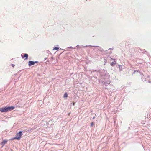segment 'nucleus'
<instances>
[{"mask_svg":"<svg viewBox=\"0 0 151 151\" xmlns=\"http://www.w3.org/2000/svg\"><path fill=\"white\" fill-rule=\"evenodd\" d=\"M14 108V106H12L7 107L1 108H0V111L1 112H6L13 110Z\"/></svg>","mask_w":151,"mask_h":151,"instance_id":"f257e3e1","label":"nucleus"},{"mask_svg":"<svg viewBox=\"0 0 151 151\" xmlns=\"http://www.w3.org/2000/svg\"><path fill=\"white\" fill-rule=\"evenodd\" d=\"M22 132L20 131L19 133H17L16 135V137L13 138L12 139V140L14 139H17V140H19L20 139L22 135Z\"/></svg>","mask_w":151,"mask_h":151,"instance_id":"f03ea898","label":"nucleus"},{"mask_svg":"<svg viewBox=\"0 0 151 151\" xmlns=\"http://www.w3.org/2000/svg\"><path fill=\"white\" fill-rule=\"evenodd\" d=\"M38 63V61H30L28 62V65L29 66H30L31 65H34L35 63Z\"/></svg>","mask_w":151,"mask_h":151,"instance_id":"7ed1b4c3","label":"nucleus"},{"mask_svg":"<svg viewBox=\"0 0 151 151\" xmlns=\"http://www.w3.org/2000/svg\"><path fill=\"white\" fill-rule=\"evenodd\" d=\"M28 55L27 54H21V56L22 58H25L24 60H27L28 58Z\"/></svg>","mask_w":151,"mask_h":151,"instance_id":"20e7f679","label":"nucleus"},{"mask_svg":"<svg viewBox=\"0 0 151 151\" xmlns=\"http://www.w3.org/2000/svg\"><path fill=\"white\" fill-rule=\"evenodd\" d=\"M7 142V140H4L3 141L1 144L2 146H3L5 144H6Z\"/></svg>","mask_w":151,"mask_h":151,"instance_id":"39448f33","label":"nucleus"},{"mask_svg":"<svg viewBox=\"0 0 151 151\" xmlns=\"http://www.w3.org/2000/svg\"><path fill=\"white\" fill-rule=\"evenodd\" d=\"M68 94L67 93H65L63 95V97L64 98H67L68 97Z\"/></svg>","mask_w":151,"mask_h":151,"instance_id":"423d86ee","label":"nucleus"},{"mask_svg":"<svg viewBox=\"0 0 151 151\" xmlns=\"http://www.w3.org/2000/svg\"><path fill=\"white\" fill-rule=\"evenodd\" d=\"M58 49H59V48L57 47H55L54 48L53 50H58Z\"/></svg>","mask_w":151,"mask_h":151,"instance_id":"0eeeda50","label":"nucleus"},{"mask_svg":"<svg viewBox=\"0 0 151 151\" xmlns=\"http://www.w3.org/2000/svg\"><path fill=\"white\" fill-rule=\"evenodd\" d=\"M138 71L137 70H134V73H138Z\"/></svg>","mask_w":151,"mask_h":151,"instance_id":"6e6552de","label":"nucleus"},{"mask_svg":"<svg viewBox=\"0 0 151 151\" xmlns=\"http://www.w3.org/2000/svg\"><path fill=\"white\" fill-rule=\"evenodd\" d=\"M94 125V124L93 122H92L91 124V126H93V125Z\"/></svg>","mask_w":151,"mask_h":151,"instance_id":"1a4fd4ad","label":"nucleus"},{"mask_svg":"<svg viewBox=\"0 0 151 151\" xmlns=\"http://www.w3.org/2000/svg\"><path fill=\"white\" fill-rule=\"evenodd\" d=\"M114 62H112V63H111V66H112L114 65Z\"/></svg>","mask_w":151,"mask_h":151,"instance_id":"9d476101","label":"nucleus"},{"mask_svg":"<svg viewBox=\"0 0 151 151\" xmlns=\"http://www.w3.org/2000/svg\"><path fill=\"white\" fill-rule=\"evenodd\" d=\"M12 66L13 67H14V66L15 65H14V64H12Z\"/></svg>","mask_w":151,"mask_h":151,"instance_id":"9b49d317","label":"nucleus"},{"mask_svg":"<svg viewBox=\"0 0 151 151\" xmlns=\"http://www.w3.org/2000/svg\"><path fill=\"white\" fill-rule=\"evenodd\" d=\"M75 104V102H73V106H74Z\"/></svg>","mask_w":151,"mask_h":151,"instance_id":"f8f14e48","label":"nucleus"},{"mask_svg":"<svg viewBox=\"0 0 151 151\" xmlns=\"http://www.w3.org/2000/svg\"><path fill=\"white\" fill-rule=\"evenodd\" d=\"M111 59H112V60H114V61L115 60H114V59H113L112 58H111Z\"/></svg>","mask_w":151,"mask_h":151,"instance_id":"ddd939ff","label":"nucleus"},{"mask_svg":"<svg viewBox=\"0 0 151 151\" xmlns=\"http://www.w3.org/2000/svg\"><path fill=\"white\" fill-rule=\"evenodd\" d=\"M93 47H97V46H93Z\"/></svg>","mask_w":151,"mask_h":151,"instance_id":"4468645a","label":"nucleus"},{"mask_svg":"<svg viewBox=\"0 0 151 151\" xmlns=\"http://www.w3.org/2000/svg\"><path fill=\"white\" fill-rule=\"evenodd\" d=\"M94 118H95V117H93V119H94Z\"/></svg>","mask_w":151,"mask_h":151,"instance_id":"2eb2a0df","label":"nucleus"},{"mask_svg":"<svg viewBox=\"0 0 151 151\" xmlns=\"http://www.w3.org/2000/svg\"><path fill=\"white\" fill-rule=\"evenodd\" d=\"M120 65H119V68L120 67Z\"/></svg>","mask_w":151,"mask_h":151,"instance_id":"dca6fc26","label":"nucleus"}]
</instances>
